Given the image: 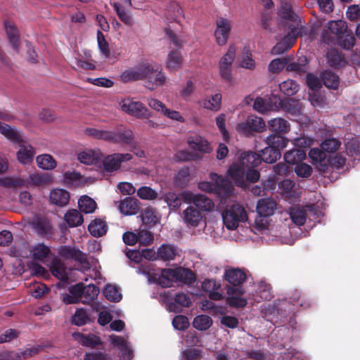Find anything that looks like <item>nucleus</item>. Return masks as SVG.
Returning a JSON list of instances; mask_svg holds the SVG:
<instances>
[{
  "label": "nucleus",
  "instance_id": "nucleus-50",
  "mask_svg": "<svg viewBox=\"0 0 360 360\" xmlns=\"http://www.w3.org/2000/svg\"><path fill=\"white\" fill-rule=\"evenodd\" d=\"M300 63L292 62L290 63H287L286 65V70L288 72H295L299 75H302L305 73L307 70V59L306 57L300 58Z\"/></svg>",
  "mask_w": 360,
  "mask_h": 360
},
{
  "label": "nucleus",
  "instance_id": "nucleus-59",
  "mask_svg": "<svg viewBox=\"0 0 360 360\" xmlns=\"http://www.w3.org/2000/svg\"><path fill=\"white\" fill-rule=\"evenodd\" d=\"M280 15L283 19L288 20L292 22H295L297 19V15L293 12L291 4L288 1H282Z\"/></svg>",
  "mask_w": 360,
  "mask_h": 360
},
{
  "label": "nucleus",
  "instance_id": "nucleus-6",
  "mask_svg": "<svg viewBox=\"0 0 360 360\" xmlns=\"http://www.w3.org/2000/svg\"><path fill=\"white\" fill-rule=\"evenodd\" d=\"M150 70L151 68L143 63L138 67L124 70L120 75V80L123 83L143 80Z\"/></svg>",
  "mask_w": 360,
  "mask_h": 360
},
{
  "label": "nucleus",
  "instance_id": "nucleus-10",
  "mask_svg": "<svg viewBox=\"0 0 360 360\" xmlns=\"http://www.w3.org/2000/svg\"><path fill=\"white\" fill-rule=\"evenodd\" d=\"M264 128L265 123L264 120L261 117L252 115L248 116L245 122L239 123L237 127L238 131L247 135L252 134L253 131H262Z\"/></svg>",
  "mask_w": 360,
  "mask_h": 360
},
{
  "label": "nucleus",
  "instance_id": "nucleus-41",
  "mask_svg": "<svg viewBox=\"0 0 360 360\" xmlns=\"http://www.w3.org/2000/svg\"><path fill=\"white\" fill-rule=\"evenodd\" d=\"M288 139L283 134H273L266 137V143L275 149H281L285 148L288 143Z\"/></svg>",
  "mask_w": 360,
  "mask_h": 360
},
{
  "label": "nucleus",
  "instance_id": "nucleus-7",
  "mask_svg": "<svg viewBox=\"0 0 360 360\" xmlns=\"http://www.w3.org/2000/svg\"><path fill=\"white\" fill-rule=\"evenodd\" d=\"M131 159L132 155L130 153H115L108 155L103 160V169L108 172L117 171L122 162L130 161Z\"/></svg>",
  "mask_w": 360,
  "mask_h": 360
},
{
  "label": "nucleus",
  "instance_id": "nucleus-32",
  "mask_svg": "<svg viewBox=\"0 0 360 360\" xmlns=\"http://www.w3.org/2000/svg\"><path fill=\"white\" fill-rule=\"evenodd\" d=\"M328 63L333 68H340L346 63L342 54L336 49H331L327 53Z\"/></svg>",
  "mask_w": 360,
  "mask_h": 360
},
{
  "label": "nucleus",
  "instance_id": "nucleus-18",
  "mask_svg": "<svg viewBox=\"0 0 360 360\" xmlns=\"http://www.w3.org/2000/svg\"><path fill=\"white\" fill-rule=\"evenodd\" d=\"M202 218L200 211L193 206H188L183 212L184 221L190 226H198Z\"/></svg>",
  "mask_w": 360,
  "mask_h": 360
},
{
  "label": "nucleus",
  "instance_id": "nucleus-22",
  "mask_svg": "<svg viewBox=\"0 0 360 360\" xmlns=\"http://www.w3.org/2000/svg\"><path fill=\"white\" fill-rule=\"evenodd\" d=\"M239 163L245 169L255 168L261 164L260 154L252 151L244 152L240 155Z\"/></svg>",
  "mask_w": 360,
  "mask_h": 360
},
{
  "label": "nucleus",
  "instance_id": "nucleus-52",
  "mask_svg": "<svg viewBox=\"0 0 360 360\" xmlns=\"http://www.w3.org/2000/svg\"><path fill=\"white\" fill-rule=\"evenodd\" d=\"M290 218L294 224L297 226L304 225L306 221V211L300 207H292L290 212Z\"/></svg>",
  "mask_w": 360,
  "mask_h": 360
},
{
  "label": "nucleus",
  "instance_id": "nucleus-55",
  "mask_svg": "<svg viewBox=\"0 0 360 360\" xmlns=\"http://www.w3.org/2000/svg\"><path fill=\"white\" fill-rule=\"evenodd\" d=\"M221 94L218 93L215 94L209 99H205L203 101V107L206 109L217 111L221 108Z\"/></svg>",
  "mask_w": 360,
  "mask_h": 360
},
{
  "label": "nucleus",
  "instance_id": "nucleus-54",
  "mask_svg": "<svg viewBox=\"0 0 360 360\" xmlns=\"http://www.w3.org/2000/svg\"><path fill=\"white\" fill-rule=\"evenodd\" d=\"M183 15V11L180 5L176 2H172L167 7V18L179 22V18Z\"/></svg>",
  "mask_w": 360,
  "mask_h": 360
},
{
  "label": "nucleus",
  "instance_id": "nucleus-37",
  "mask_svg": "<svg viewBox=\"0 0 360 360\" xmlns=\"http://www.w3.org/2000/svg\"><path fill=\"white\" fill-rule=\"evenodd\" d=\"M78 160L85 165L96 164L100 159L99 151L86 150L78 154Z\"/></svg>",
  "mask_w": 360,
  "mask_h": 360
},
{
  "label": "nucleus",
  "instance_id": "nucleus-4",
  "mask_svg": "<svg viewBox=\"0 0 360 360\" xmlns=\"http://www.w3.org/2000/svg\"><path fill=\"white\" fill-rule=\"evenodd\" d=\"M58 255L64 259H72L81 264L86 269L90 268L86 255L82 251L69 245H62L58 250Z\"/></svg>",
  "mask_w": 360,
  "mask_h": 360
},
{
  "label": "nucleus",
  "instance_id": "nucleus-14",
  "mask_svg": "<svg viewBox=\"0 0 360 360\" xmlns=\"http://www.w3.org/2000/svg\"><path fill=\"white\" fill-rule=\"evenodd\" d=\"M309 156L316 168L323 174L327 173L328 167L326 165L327 155L322 148H313L309 152Z\"/></svg>",
  "mask_w": 360,
  "mask_h": 360
},
{
  "label": "nucleus",
  "instance_id": "nucleus-27",
  "mask_svg": "<svg viewBox=\"0 0 360 360\" xmlns=\"http://www.w3.org/2000/svg\"><path fill=\"white\" fill-rule=\"evenodd\" d=\"M269 128L271 131L278 134H284L290 129L289 122L281 117L274 118L269 122Z\"/></svg>",
  "mask_w": 360,
  "mask_h": 360
},
{
  "label": "nucleus",
  "instance_id": "nucleus-45",
  "mask_svg": "<svg viewBox=\"0 0 360 360\" xmlns=\"http://www.w3.org/2000/svg\"><path fill=\"white\" fill-rule=\"evenodd\" d=\"M196 279L194 272L187 268H177L176 281H181L186 284H191Z\"/></svg>",
  "mask_w": 360,
  "mask_h": 360
},
{
  "label": "nucleus",
  "instance_id": "nucleus-42",
  "mask_svg": "<svg viewBox=\"0 0 360 360\" xmlns=\"http://www.w3.org/2000/svg\"><path fill=\"white\" fill-rule=\"evenodd\" d=\"M188 146L193 150L202 153H210L211 150L208 141L201 136H196L193 140L188 141Z\"/></svg>",
  "mask_w": 360,
  "mask_h": 360
},
{
  "label": "nucleus",
  "instance_id": "nucleus-17",
  "mask_svg": "<svg viewBox=\"0 0 360 360\" xmlns=\"http://www.w3.org/2000/svg\"><path fill=\"white\" fill-rule=\"evenodd\" d=\"M73 336L82 345L91 349H95L103 345L101 338L92 333L84 335L80 333H75Z\"/></svg>",
  "mask_w": 360,
  "mask_h": 360
},
{
  "label": "nucleus",
  "instance_id": "nucleus-3",
  "mask_svg": "<svg viewBox=\"0 0 360 360\" xmlns=\"http://www.w3.org/2000/svg\"><path fill=\"white\" fill-rule=\"evenodd\" d=\"M236 48L234 45L229 46L227 52L219 62V74L221 78L229 82L232 81V63L236 57Z\"/></svg>",
  "mask_w": 360,
  "mask_h": 360
},
{
  "label": "nucleus",
  "instance_id": "nucleus-29",
  "mask_svg": "<svg viewBox=\"0 0 360 360\" xmlns=\"http://www.w3.org/2000/svg\"><path fill=\"white\" fill-rule=\"evenodd\" d=\"M306 157V153L303 149L294 148L285 153L284 160L288 164L297 165Z\"/></svg>",
  "mask_w": 360,
  "mask_h": 360
},
{
  "label": "nucleus",
  "instance_id": "nucleus-48",
  "mask_svg": "<svg viewBox=\"0 0 360 360\" xmlns=\"http://www.w3.org/2000/svg\"><path fill=\"white\" fill-rule=\"evenodd\" d=\"M279 89L281 92L288 96L295 95L299 90V85L292 79H288L282 82L279 84Z\"/></svg>",
  "mask_w": 360,
  "mask_h": 360
},
{
  "label": "nucleus",
  "instance_id": "nucleus-16",
  "mask_svg": "<svg viewBox=\"0 0 360 360\" xmlns=\"http://www.w3.org/2000/svg\"><path fill=\"white\" fill-rule=\"evenodd\" d=\"M120 212L124 215H134L139 213L140 210L139 201L132 197H126L120 200L119 204Z\"/></svg>",
  "mask_w": 360,
  "mask_h": 360
},
{
  "label": "nucleus",
  "instance_id": "nucleus-9",
  "mask_svg": "<svg viewBox=\"0 0 360 360\" xmlns=\"http://www.w3.org/2000/svg\"><path fill=\"white\" fill-rule=\"evenodd\" d=\"M231 27V22L227 18L221 17L217 20L214 36L219 46H224L227 43Z\"/></svg>",
  "mask_w": 360,
  "mask_h": 360
},
{
  "label": "nucleus",
  "instance_id": "nucleus-46",
  "mask_svg": "<svg viewBox=\"0 0 360 360\" xmlns=\"http://www.w3.org/2000/svg\"><path fill=\"white\" fill-rule=\"evenodd\" d=\"M330 32L340 37L347 32V23L341 20L330 21L328 26Z\"/></svg>",
  "mask_w": 360,
  "mask_h": 360
},
{
  "label": "nucleus",
  "instance_id": "nucleus-24",
  "mask_svg": "<svg viewBox=\"0 0 360 360\" xmlns=\"http://www.w3.org/2000/svg\"><path fill=\"white\" fill-rule=\"evenodd\" d=\"M51 180V176L49 174L34 173L30 174L27 180H23V183L25 184L23 186H27L28 185H32L35 186H42L50 184Z\"/></svg>",
  "mask_w": 360,
  "mask_h": 360
},
{
  "label": "nucleus",
  "instance_id": "nucleus-56",
  "mask_svg": "<svg viewBox=\"0 0 360 360\" xmlns=\"http://www.w3.org/2000/svg\"><path fill=\"white\" fill-rule=\"evenodd\" d=\"M190 169L188 167L181 168L175 176V183L177 186H184L190 181Z\"/></svg>",
  "mask_w": 360,
  "mask_h": 360
},
{
  "label": "nucleus",
  "instance_id": "nucleus-51",
  "mask_svg": "<svg viewBox=\"0 0 360 360\" xmlns=\"http://www.w3.org/2000/svg\"><path fill=\"white\" fill-rule=\"evenodd\" d=\"M99 293V288L94 284L84 285V290L82 292V297L84 300L83 303H89L97 298Z\"/></svg>",
  "mask_w": 360,
  "mask_h": 360
},
{
  "label": "nucleus",
  "instance_id": "nucleus-62",
  "mask_svg": "<svg viewBox=\"0 0 360 360\" xmlns=\"http://www.w3.org/2000/svg\"><path fill=\"white\" fill-rule=\"evenodd\" d=\"M346 151L352 157L360 156V143L357 139H352L345 143Z\"/></svg>",
  "mask_w": 360,
  "mask_h": 360
},
{
  "label": "nucleus",
  "instance_id": "nucleus-35",
  "mask_svg": "<svg viewBox=\"0 0 360 360\" xmlns=\"http://www.w3.org/2000/svg\"><path fill=\"white\" fill-rule=\"evenodd\" d=\"M323 84L328 89H337L339 86V76L330 70H326L321 74Z\"/></svg>",
  "mask_w": 360,
  "mask_h": 360
},
{
  "label": "nucleus",
  "instance_id": "nucleus-31",
  "mask_svg": "<svg viewBox=\"0 0 360 360\" xmlns=\"http://www.w3.org/2000/svg\"><path fill=\"white\" fill-rule=\"evenodd\" d=\"M261 153V162L264 161L269 164L275 162L281 156V153L278 149H275L274 147H271L269 145L262 150Z\"/></svg>",
  "mask_w": 360,
  "mask_h": 360
},
{
  "label": "nucleus",
  "instance_id": "nucleus-34",
  "mask_svg": "<svg viewBox=\"0 0 360 360\" xmlns=\"http://www.w3.org/2000/svg\"><path fill=\"white\" fill-rule=\"evenodd\" d=\"M6 34L11 44L17 53L19 52V35L16 27L8 22H5Z\"/></svg>",
  "mask_w": 360,
  "mask_h": 360
},
{
  "label": "nucleus",
  "instance_id": "nucleus-49",
  "mask_svg": "<svg viewBox=\"0 0 360 360\" xmlns=\"http://www.w3.org/2000/svg\"><path fill=\"white\" fill-rule=\"evenodd\" d=\"M50 252V248L44 243L37 244L32 250L33 259L38 261H42L46 258Z\"/></svg>",
  "mask_w": 360,
  "mask_h": 360
},
{
  "label": "nucleus",
  "instance_id": "nucleus-30",
  "mask_svg": "<svg viewBox=\"0 0 360 360\" xmlns=\"http://www.w3.org/2000/svg\"><path fill=\"white\" fill-rule=\"evenodd\" d=\"M88 230L93 236L101 237L106 233L108 227L104 221L95 219L89 225Z\"/></svg>",
  "mask_w": 360,
  "mask_h": 360
},
{
  "label": "nucleus",
  "instance_id": "nucleus-25",
  "mask_svg": "<svg viewBox=\"0 0 360 360\" xmlns=\"http://www.w3.org/2000/svg\"><path fill=\"white\" fill-rule=\"evenodd\" d=\"M273 100H275L276 104L278 100V105L283 107L288 113L292 115H297L301 112V106L297 101L290 99L285 102L274 95L271 98V102Z\"/></svg>",
  "mask_w": 360,
  "mask_h": 360
},
{
  "label": "nucleus",
  "instance_id": "nucleus-13",
  "mask_svg": "<svg viewBox=\"0 0 360 360\" xmlns=\"http://www.w3.org/2000/svg\"><path fill=\"white\" fill-rule=\"evenodd\" d=\"M245 169L239 162H236L232 164L228 170L229 175L236 186L243 188L247 187L245 179Z\"/></svg>",
  "mask_w": 360,
  "mask_h": 360
},
{
  "label": "nucleus",
  "instance_id": "nucleus-12",
  "mask_svg": "<svg viewBox=\"0 0 360 360\" xmlns=\"http://www.w3.org/2000/svg\"><path fill=\"white\" fill-rule=\"evenodd\" d=\"M146 64L152 68V70L148 73L147 77L143 79L145 80V86L153 91L158 86L162 85L166 80V77L165 75L159 70L158 68H155L150 63Z\"/></svg>",
  "mask_w": 360,
  "mask_h": 360
},
{
  "label": "nucleus",
  "instance_id": "nucleus-61",
  "mask_svg": "<svg viewBox=\"0 0 360 360\" xmlns=\"http://www.w3.org/2000/svg\"><path fill=\"white\" fill-rule=\"evenodd\" d=\"M341 145V142L335 138H329L325 139L321 145V148L328 153H335L338 150Z\"/></svg>",
  "mask_w": 360,
  "mask_h": 360
},
{
  "label": "nucleus",
  "instance_id": "nucleus-60",
  "mask_svg": "<svg viewBox=\"0 0 360 360\" xmlns=\"http://www.w3.org/2000/svg\"><path fill=\"white\" fill-rule=\"evenodd\" d=\"M137 195L143 200H153L158 198V193L150 186H141L137 190Z\"/></svg>",
  "mask_w": 360,
  "mask_h": 360
},
{
  "label": "nucleus",
  "instance_id": "nucleus-26",
  "mask_svg": "<svg viewBox=\"0 0 360 360\" xmlns=\"http://www.w3.org/2000/svg\"><path fill=\"white\" fill-rule=\"evenodd\" d=\"M157 254L158 257L163 261H171L178 255V248L174 245L162 244L158 249Z\"/></svg>",
  "mask_w": 360,
  "mask_h": 360
},
{
  "label": "nucleus",
  "instance_id": "nucleus-38",
  "mask_svg": "<svg viewBox=\"0 0 360 360\" xmlns=\"http://www.w3.org/2000/svg\"><path fill=\"white\" fill-rule=\"evenodd\" d=\"M111 6L115 11L119 19L126 25L131 26L134 23L132 15L127 11L119 3H111Z\"/></svg>",
  "mask_w": 360,
  "mask_h": 360
},
{
  "label": "nucleus",
  "instance_id": "nucleus-5",
  "mask_svg": "<svg viewBox=\"0 0 360 360\" xmlns=\"http://www.w3.org/2000/svg\"><path fill=\"white\" fill-rule=\"evenodd\" d=\"M227 297L226 298V304L232 308L243 309L248 304V300L243 297L245 290L243 287H226Z\"/></svg>",
  "mask_w": 360,
  "mask_h": 360
},
{
  "label": "nucleus",
  "instance_id": "nucleus-36",
  "mask_svg": "<svg viewBox=\"0 0 360 360\" xmlns=\"http://www.w3.org/2000/svg\"><path fill=\"white\" fill-rule=\"evenodd\" d=\"M64 219L70 227L79 226L84 221L83 216L75 209L68 211L64 216Z\"/></svg>",
  "mask_w": 360,
  "mask_h": 360
},
{
  "label": "nucleus",
  "instance_id": "nucleus-64",
  "mask_svg": "<svg viewBox=\"0 0 360 360\" xmlns=\"http://www.w3.org/2000/svg\"><path fill=\"white\" fill-rule=\"evenodd\" d=\"M142 221L149 226H154L158 223V219L153 208L148 207L144 210L142 213Z\"/></svg>",
  "mask_w": 360,
  "mask_h": 360
},
{
  "label": "nucleus",
  "instance_id": "nucleus-23",
  "mask_svg": "<svg viewBox=\"0 0 360 360\" xmlns=\"http://www.w3.org/2000/svg\"><path fill=\"white\" fill-rule=\"evenodd\" d=\"M174 300V302L169 303L168 308L175 313L181 312L182 307H188L192 303L191 297L184 292L177 293Z\"/></svg>",
  "mask_w": 360,
  "mask_h": 360
},
{
  "label": "nucleus",
  "instance_id": "nucleus-47",
  "mask_svg": "<svg viewBox=\"0 0 360 360\" xmlns=\"http://www.w3.org/2000/svg\"><path fill=\"white\" fill-rule=\"evenodd\" d=\"M212 325V319L207 315H198L195 317L193 326L198 330H206Z\"/></svg>",
  "mask_w": 360,
  "mask_h": 360
},
{
  "label": "nucleus",
  "instance_id": "nucleus-8",
  "mask_svg": "<svg viewBox=\"0 0 360 360\" xmlns=\"http://www.w3.org/2000/svg\"><path fill=\"white\" fill-rule=\"evenodd\" d=\"M120 105L123 111L137 118H148L150 116L148 110L139 101L125 99L120 103Z\"/></svg>",
  "mask_w": 360,
  "mask_h": 360
},
{
  "label": "nucleus",
  "instance_id": "nucleus-21",
  "mask_svg": "<svg viewBox=\"0 0 360 360\" xmlns=\"http://www.w3.org/2000/svg\"><path fill=\"white\" fill-rule=\"evenodd\" d=\"M276 209V202L272 198H262L258 200L257 212L262 217H267L274 214Z\"/></svg>",
  "mask_w": 360,
  "mask_h": 360
},
{
  "label": "nucleus",
  "instance_id": "nucleus-1",
  "mask_svg": "<svg viewBox=\"0 0 360 360\" xmlns=\"http://www.w3.org/2000/svg\"><path fill=\"white\" fill-rule=\"evenodd\" d=\"M84 133L89 136L103 140L112 144L131 146L134 139L132 130L122 124L116 127L113 130L86 128L84 130Z\"/></svg>",
  "mask_w": 360,
  "mask_h": 360
},
{
  "label": "nucleus",
  "instance_id": "nucleus-43",
  "mask_svg": "<svg viewBox=\"0 0 360 360\" xmlns=\"http://www.w3.org/2000/svg\"><path fill=\"white\" fill-rule=\"evenodd\" d=\"M39 167L45 169L51 170L56 167V161L49 154H43L38 155L36 159Z\"/></svg>",
  "mask_w": 360,
  "mask_h": 360
},
{
  "label": "nucleus",
  "instance_id": "nucleus-44",
  "mask_svg": "<svg viewBox=\"0 0 360 360\" xmlns=\"http://www.w3.org/2000/svg\"><path fill=\"white\" fill-rule=\"evenodd\" d=\"M78 205L80 211L86 214L94 212L96 208V202L87 195L82 196L79 198Z\"/></svg>",
  "mask_w": 360,
  "mask_h": 360
},
{
  "label": "nucleus",
  "instance_id": "nucleus-53",
  "mask_svg": "<svg viewBox=\"0 0 360 360\" xmlns=\"http://www.w3.org/2000/svg\"><path fill=\"white\" fill-rule=\"evenodd\" d=\"M103 295L110 302H117L122 299V294L119 289L113 285H107L104 288Z\"/></svg>",
  "mask_w": 360,
  "mask_h": 360
},
{
  "label": "nucleus",
  "instance_id": "nucleus-40",
  "mask_svg": "<svg viewBox=\"0 0 360 360\" xmlns=\"http://www.w3.org/2000/svg\"><path fill=\"white\" fill-rule=\"evenodd\" d=\"M346 163V158L340 154L327 158L326 165L328 167L327 173L331 169H340L344 167Z\"/></svg>",
  "mask_w": 360,
  "mask_h": 360
},
{
  "label": "nucleus",
  "instance_id": "nucleus-15",
  "mask_svg": "<svg viewBox=\"0 0 360 360\" xmlns=\"http://www.w3.org/2000/svg\"><path fill=\"white\" fill-rule=\"evenodd\" d=\"M224 278L231 287H243L241 285L246 281L247 275L238 268L230 269L225 271Z\"/></svg>",
  "mask_w": 360,
  "mask_h": 360
},
{
  "label": "nucleus",
  "instance_id": "nucleus-63",
  "mask_svg": "<svg viewBox=\"0 0 360 360\" xmlns=\"http://www.w3.org/2000/svg\"><path fill=\"white\" fill-rule=\"evenodd\" d=\"M165 200L168 206L174 210L179 209L182 202L181 195L172 192H169L165 195Z\"/></svg>",
  "mask_w": 360,
  "mask_h": 360
},
{
  "label": "nucleus",
  "instance_id": "nucleus-2",
  "mask_svg": "<svg viewBox=\"0 0 360 360\" xmlns=\"http://www.w3.org/2000/svg\"><path fill=\"white\" fill-rule=\"evenodd\" d=\"M222 218L226 227L229 230H234L237 229L240 222L248 219V214L242 205L236 203L223 212Z\"/></svg>",
  "mask_w": 360,
  "mask_h": 360
},
{
  "label": "nucleus",
  "instance_id": "nucleus-20",
  "mask_svg": "<svg viewBox=\"0 0 360 360\" xmlns=\"http://www.w3.org/2000/svg\"><path fill=\"white\" fill-rule=\"evenodd\" d=\"M49 200L51 204L58 207L66 206L70 200V193L65 189L55 188L50 192Z\"/></svg>",
  "mask_w": 360,
  "mask_h": 360
},
{
  "label": "nucleus",
  "instance_id": "nucleus-28",
  "mask_svg": "<svg viewBox=\"0 0 360 360\" xmlns=\"http://www.w3.org/2000/svg\"><path fill=\"white\" fill-rule=\"evenodd\" d=\"M0 133L13 143H21L23 142L20 131L13 129L8 124L0 122Z\"/></svg>",
  "mask_w": 360,
  "mask_h": 360
},
{
  "label": "nucleus",
  "instance_id": "nucleus-33",
  "mask_svg": "<svg viewBox=\"0 0 360 360\" xmlns=\"http://www.w3.org/2000/svg\"><path fill=\"white\" fill-rule=\"evenodd\" d=\"M182 60V56L179 51H171L167 59V68L169 71H176L180 69Z\"/></svg>",
  "mask_w": 360,
  "mask_h": 360
},
{
  "label": "nucleus",
  "instance_id": "nucleus-19",
  "mask_svg": "<svg viewBox=\"0 0 360 360\" xmlns=\"http://www.w3.org/2000/svg\"><path fill=\"white\" fill-rule=\"evenodd\" d=\"M32 226L39 236L51 235L53 233V228L51 222L46 217H36L32 222Z\"/></svg>",
  "mask_w": 360,
  "mask_h": 360
},
{
  "label": "nucleus",
  "instance_id": "nucleus-58",
  "mask_svg": "<svg viewBox=\"0 0 360 360\" xmlns=\"http://www.w3.org/2000/svg\"><path fill=\"white\" fill-rule=\"evenodd\" d=\"M51 274L62 281H68V276L65 266L60 262L53 263L51 266Z\"/></svg>",
  "mask_w": 360,
  "mask_h": 360
},
{
  "label": "nucleus",
  "instance_id": "nucleus-39",
  "mask_svg": "<svg viewBox=\"0 0 360 360\" xmlns=\"http://www.w3.org/2000/svg\"><path fill=\"white\" fill-rule=\"evenodd\" d=\"M214 202L207 195L203 194H196L195 199V206L201 211L210 212L214 208Z\"/></svg>",
  "mask_w": 360,
  "mask_h": 360
},
{
  "label": "nucleus",
  "instance_id": "nucleus-57",
  "mask_svg": "<svg viewBox=\"0 0 360 360\" xmlns=\"http://www.w3.org/2000/svg\"><path fill=\"white\" fill-rule=\"evenodd\" d=\"M339 45L346 50H351L356 42V39L353 35L352 32H349L344 34L343 35L338 37Z\"/></svg>",
  "mask_w": 360,
  "mask_h": 360
},
{
  "label": "nucleus",
  "instance_id": "nucleus-11",
  "mask_svg": "<svg viewBox=\"0 0 360 360\" xmlns=\"http://www.w3.org/2000/svg\"><path fill=\"white\" fill-rule=\"evenodd\" d=\"M210 176L211 180L215 183L212 184L209 181L200 182L198 184V188L201 191L207 193L218 192L221 190H225L229 185V181L226 179L216 173H210Z\"/></svg>",
  "mask_w": 360,
  "mask_h": 360
}]
</instances>
